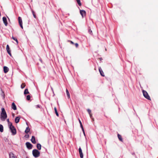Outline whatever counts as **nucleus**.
Returning a JSON list of instances; mask_svg holds the SVG:
<instances>
[{"label": "nucleus", "mask_w": 158, "mask_h": 158, "mask_svg": "<svg viewBox=\"0 0 158 158\" xmlns=\"http://www.w3.org/2000/svg\"><path fill=\"white\" fill-rule=\"evenodd\" d=\"M7 117L6 111L4 108H2V112L1 114V119L2 121H4Z\"/></svg>", "instance_id": "1"}, {"label": "nucleus", "mask_w": 158, "mask_h": 158, "mask_svg": "<svg viewBox=\"0 0 158 158\" xmlns=\"http://www.w3.org/2000/svg\"><path fill=\"white\" fill-rule=\"evenodd\" d=\"M32 154L34 156L37 157L40 155V152L37 149H34L32 151Z\"/></svg>", "instance_id": "2"}, {"label": "nucleus", "mask_w": 158, "mask_h": 158, "mask_svg": "<svg viewBox=\"0 0 158 158\" xmlns=\"http://www.w3.org/2000/svg\"><path fill=\"white\" fill-rule=\"evenodd\" d=\"M142 92L144 97L147 99L151 100L150 97L147 91L144 90H143Z\"/></svg>", "instance_id": "3"}, {"label": "nucleus", "mask_w": 158, "mask_h": 158, "mask_svg": "<svg viewBox=\"0 0 158 158\" xmlns=\"http://www.w3.org/2000/svg\"><path fill=\"white\" fill-rule=\"evenodd\" d=\"M9 128L13 135H14L16 134V129L14 126L10 127Z\"/></svg>", "instance_id": "4"}, {"label": "nucleus", "mask_w": 158, "mask_h": 158, "mask_svg": "<svg viewBox=\"0 0 158 158\" xmlns=\"http://www.w3.org/2000/svg\"><path fill=\"white\" fill-rule=\"evenodd\" d=\"M26 145L27 148L29 149H32V145L29 142H27L26 143Z\"/></svg>", "instance_id": "5"}, {"label": "nucleus", "mask_w": 158, "mask_h": 158, "mask_svg": "<svg viewBox=\"0 0 158 158\" xmlns=\"http://www.w3.org/2000/svg\"><path fill=\"white\" fill-rule=\"evenodd\" d=\"M18 21L19 24L22 29H23V22L22 20L20 17H19L18 18Z\"/></svg>", "instance_id": "6"}, {"label": "nucleus", "mask_w": 158, "mask_h": 158, "mask_svg": "<svg viewBox=\"0 0 158 158\" xmlns=\"http://www.w3.org/2000/svg\"><path fill=\"white\" fill-rule=\"evenodd\" d=\"M3 22L6 26L7 25L8 23L6 18L5 17H3L2 18Z\"/></svg>", "instance_id": "7"}, {"label": "nucleus", "mask_w": 158, "mask_h": 158, "mask_svg": "<svg viewBox=\"0 0 158 158\" xmlns=\"http://www.w3.org/2000/svg\"><path fill=\"white\" fill-rule=\"evenodd\" d=\"M80 13L82 17H84L85 15L86 12L85 10H80Z\"/></svg>", "instance_id": "8"}, {"label": "nucleus", "mask_w": 158, "mask_h": 158, "mask_svg": "<svg viewBox=\"0 0 158 158\" xmlns=\"http://www.w3.org/2000/svg\"><path fill=\"white\" fill-rule=\"evenodd\" d=\"M79 153L80 157L81 158H83V153L82 152V150L80 147L79 149Z\"/></svg>", "instance_id": "9"}, {"label": "nucleus", "mask_w": 158, "mask_h": 158, "mask_svg": "<svg viewBox=\"0 0 158 158\" xmlns=\"http://www.w3.org/2000/svg\"><path fill=\"white\" fill-rule=\"evenodd\" d=\"M99 71L102 77H104L105 76L104 73L103 72L102 70V69L100 67L99 68Z\"/></svg>", "instance_id": "10"}, {"label": "nucleus", "mask_w": 158, "mask_h": 158, "mask_svg": "<svg viewBox=\"0 0 158 158\" xmlns=\"http://www.w3.org/2000/svg\"><path fill=\"white\" fill-rule=\"evenodd\" d=\"M6 49L7 51V53L9 54L11 56V53L10 52V48L8 45H7L6 47Z\"/></svg>", "instance_id": "11"}, {"label": "nucleus", "mask_w": 158, "mask_h": 158, "mask_svg": "<svg viewBox=\"0 0 158 158\" xmlns=\"http://www.w3.org/2000/svg\"><path fill=\"white\" fill-rule=\"evenodd\" d=\"M31 142L34 144H35L36 143V142L35 141V136H32L31 137Z\"/></svg>", "instance_id": "12"}, {"label": "nucleus", "mask_w": 158, "mask_h": 158, "mask_svg": "<svg viewBox=\"0 0 158 158\" xmlns=\"http://www.w3.org/2000/svg\"><path fill=\"white\" fill-rule=\"evenodd\" d=\"M3 70L4 73H6L8 72L9 69L7 67L4 66L3 67Z\"/></svg>", "instance_id": "13"}, {"label": "nucleus", "mask_w": 158, "mask_h": 158, "mask_svg": "<svg viewBox=\"0 0 158 158\" xmlns=\"http://www.w3.org/2000/svg\"><path fill=\"white\" fill-rule=\"evenodd\" d=\"M11 108L14 110H16L17 109L16 106L14 102L12 104Z\"/></svg>", "instance_id": "14"}, {"label": "nucleus", "mask_w": 158, "mask_h": 158, "mask_svg": "<svg viewBox=\"0 0 158 158\" xmlns=\"http://www.w3.org/2000/svg\"><path fill=\"white\" fill-rule=\"evenodd\" d=\"M10 158H17V157L15 156L12 152H10L9 153Z\"/></svg>", "instance_id": "15"}, {"label": "nucleus", "mask_w": 158, "mask_h": 158, "mask_svg": "<svg viewBox=\"0 0 158 158\" xmlns=\"http://www.w3.org/2000/svg\"><path fill=\"white\" fill-rule=\"evenodd\" d=\"M118 137L119 140H120L121 142H123V139L121 135L118 134Z\"/></svg>", "instance_id": "16"}, {"label": "nucleus", "mask_w": 158, "mask_h": 158, "mask_svg": "<svg viewBox=\"0 0 158 158\" xmlns=\"http://www.w3.org/2000/svg\"><path fill=\"white\" fill-rule=\"evenodd\" d=\"M20 120V118L19 117H16L15 119V121L16 123H18L19 122Z\"/></svg>", "instance_id": "17"}, {"label": "nucleus", "mask_w": 158, "mask_h": 158, "mask_svg": "<svg viewBox=\"0 0 158 158\" xmlns=\"http://www.w3.org/2000/svg\"><path fill=\"white\" fill-rule=\"evenodd\" d=\"M37 148L38 150H40L41 149V144L39 143H37Z\"/></svg>", "instance_id": "18"}, {"label": "nucleus", "mask_w": 158, "mask_h": 158, "mask_svg": "<svg viewBox=\"0 0 158 158\" xmlns=\"http://www.w3.org/2000/svg\"><path fill=\"white\" fill-rule=\"evenodd\" d=\"M30 131V129L29 127H27L26 128L25 132L26 133H28V132H29Z\"/></svg>", "instance_id": "19"}, {"label": "nucleus", "mask_w": 158, "mask_h": 158, "mask_svg": "<svg viewBox=\"0 0 158 158\" xmlns=\"http://www.w3.org/2000/svg\"><path fill=\"white\" fill-rule=\"evenodd\" d=\"M0 131L1 132L3 131V126L1 124H0Z\"/></svg>", "instance_id": "20"}, {"label": "nucleus", "mask_w": 158, "mask_h": 158, "mask_svg": "<svg viewBox=\"0 0 158 158\" xmlns=\"http://www.w3.org/2000/svg\"><path fill=\"white\" fill-rule=\"evenodd\" d=\"M29 93L28 91V90L27 89H25L24 92V94H29Z\"/></svg>", "instance_id": "21"}, {"label": "nucleus", "mask_w": 158, "mask_h": 158, "mask_svg": "<svg viewBox=\"0 0 158 158\" xmlns=\"http://www.w3.org/2000/svg\"><path fill=\"white\" fill-rule=\"evenodd\" d=\"M54 110L56 115L58 117L59 116V114L57 111V109L56 107H55L54 108Z\"/></svg>", "instance_id": "22"}, {"label": "nucleus", "mask_w": 158, "mask_h": 158, "mask_svg": "<svg viewBox=\"0 0 158 158\" xmlns=\"http://www.w3.org/2000/svg\"><path fill=\"white\" fill-rule=\"evenodd\" d=\"M66 94H67V95L68 97V98H70V94H69V92L68 90L66 89Z\"/></svg>", "instance_id": "23"}, {"label": "nucleus", "mask_w": 158, "mask_h": 158, "mask_svg": "<svg viewBox=\"0 0 158 158\" xmlns=\"http://www.w3.org/2000/svg\"><path fill=\"white\" fill-rule=\"evenodd\" d=\"M25 86H26L25 84L24 83H23L21 84V88L23 89L25 87Z\"/></svg>", "instance_id": "24"}, {"label": "nucleus", "mask_w": 158, "mask_h": 158, "mask_svg": "<svg viewBox=\"0 0 158 158\" xmlns=\"http://www.w3.org/2000/svg\"><path fill=\"white\" fill-rule=\"evenodd\" d=\"M12 38L13 40H15L16 41L17 44H18V41L16 38H15L13 36L12 37Z\"/></svg>", "instance_id": "25"}, {"label": "nucleus", "mask_w": 158, "mask_h": 158, "mask_svg": "<svg viewBox=\"0 0 158 158\" xmlns=\"http://www.w3.org/2000/svg\"><path fill=\"white\" fill-rule=\"evenodd\" d=\"M79 6H81V1L80 0H76Z\"/></svg>", "instance_id": "26"}, {"label": "nucleus", "mask_w": 158, "mask_h": 158, "mask_svg": "<svg viewBox=\"0 0 158 158\" xmlns=\"http://www.w3.org/2000/svg\"><path fill=\"white\" fill-rule=\"evenodd\" d=\"M30 95H28L27 96V99L28 100H29L30 99Z\"/></svg>", "instance_id": "27"}, {"label": "nucleus", "mask_w": 158, "mask_h": 158, "mask_svg": "<svg viewBox=\"0 0 158 158\" xmlns=\"http://www.w3.org/2000/svg\"><path fill=\"white\" fill-rule=\"evenodd\" d=\"M32 14H33V15L34 16V17L35 18H36V16L35 13V12H34V11L33 10H32Z\"/></svg>", "instance_id": "28"}, {"label": "nucleus", "mask_w": 158, "mask_h": 158, "mask_svg": "<svg viewBox=\"0 0 158 158\" xmlns=\"http://www.w3.org/2000/svg\"><path fill=\"white\" fill-rule=\"evenodd\" d=\"M8 125L9 126V127H11L13 126L12 125V123L10 122L8 123Z\"/></svg>", "instance_id": "29"}, {"label": "nucleus", "mask_w": 158, "mask_h": 158, "mask_svg": "<svg viewBox=\"0 0 158 158\" xmlns=\"http://www.w3.org/2000/svg\"><path fill=\"white\" fill-rule=\"evenodd\" d=\"M88 31L90 34L91 35H93V33H92V31L91 30V29H89Z\"/></svg>", "instance_id": "30"}, {"label": "nucleus", "mask_w": 158, "mask_h": 158, "mask_svg": "<svg viewBox=\"0 0 158 158\" xmlns=\"http://www.w3.org/2000/svg\"><path fill=\"white\" fill-rule=\"evenodd\" d=\"M87 111L89 113V114H91V110L89 109H88L87 110Z\"/></svg>", "instance_id": "31"}, {"label": "nucleus", "mask_w": 158, "mask_h": 158, "mask_svg": "<svg viewBox=\"0 0 158 158\" xmlns=\"http://www.w3.org/2000/svg\"><path fill=\"white\" fill-rule=\"evenodd\" d=\"M35 106H36V108H40V107H41V106L39 105H36Z\"/></svg>", "instance_id": "32"}, {"label": "nucleus", "mask_w": 158, "mask_h": 158, "mask_svg": "<svg viewBox=\"0 0 158 158\" xmlns=\"http://www.w3.org/2000/svg\"><path fill=\"white\" fill-rule=\"evenodd\" d=\"M74 44L76 48L78 47V44L77 43H76L75 44Z\"/></svg>", "instance_id": "33"}, {"label": "nucleus", "mask_w": 158, "mask_h": 158, "mask_svg": "<svg viewBox=\"0 0 158 158\" xmlns=\"http://www.w3.org/2000/svg\"><path fill=\"white\" fill-rule=\"evenodd\" d=\"M68 41L70 42V43L72 44H74V43L73 41H71L68 40Z\"/></svg>", "instance_id": "34"}, {"label": "nucleus", "mask_w": 158, "mask_h": 158, "mask_svg": "<svg viewBox=\"0 0 158 158\" xmlns=\"http://www.w3.org/2000/svg\"><path fill=\"white\" fill-rule=\"evenodd\" d=\"M27 138H28L29 137V135H26L25 136Z\"/></svg>", "instance_id": "35"}, {"label": "nucleus", "mask_w": 158, "mask_h": 158, "mask_svg": "<svg viewBox=\"0 0 158 158\" xmlns=\"http://www.w3.org/2000/svg\"><path fill=\"white\" fill-rule=\"evenodd\" d=\"M79 123L80 124V125H81V124H82L81 121H80V120L79 119Z\"/></svg>", "instance_id": "36"}, {"label": "nucleus", "mask_w": 158, "mask_h": 158, "mask_svg": "<svg viewBox=\"0 0 158 158\" xmlns=\"http://www.w3.org/2000/svg\"><path fill=\"white\" fill-rule=\"evenodd\" d=\"M89 116H90V117L91 118H92V114H89Z\"/></svg>", "instance_id": "37"}, {"label": "nucleus", "mask_w": 158, "mask_h": 158, "mask_svg": "<svg viewBox=\"0 0 158 158\" xmlns=\"http://www.w3.org/2000/svg\"><path fill=\"white\" fill-rule=\"evenodd\" d=\"M80 126H81V129H82V128H83L82 124H81V125H80Z\"/></svg>", "instance_id": "38"}, {"label": "nucleus", "mask_w": 158, "mask_h": 158, "mask_svg": "<svg viewBox=\"0 0 158 158\" xmlns=\"http://www.w3.org/2000/svg\"><path fill=\"white\" fill-rule=\"evenodd\" d=\"M2 94H3V95H2V96H3V98H4V97H5V94H4L3 93V92H2Z\"/></svg>", "instance_id": "39"}, {"label": "nucleus", "mask_w": 158, "mask_h": 158, "mask_svg": "<svg viewBox=\"0 0 158 158\" xmlns=\"http://www.w3.org/2000/svg\"><path fill=\"white\" fill-rule=\"evenodd\" d=\"M7 122H8V123L9 122H9V119H8L7 120Z\"/></svg>", "instance_id": "40"}, {"label": "nucleus", "mask_w": 158, "mask_h": 158, "mask_svg": "<svg viewBox=\"0 0 158 158\" xmlns=\"http://www.w3.org/2000/svg\"><path fill=\"white\" fill-rule=\"evenodd\" d=\"M92 119V121H94V118H91Z\"/></svg>", "instance_id": "41"}, {"label": "nucleus", "mask_w": 158, "mask_h": 158, "mask_svg": "<svg viewBox=\"0 0 158 158\" xmlns=\"http://www.w3.org/2000/svg\"><path fill=\"white\" fill-rule=\"evenodd\" d=\"M82 131H83V132H84V128H82Z\"/></svg>", "instance_id": "42"}, {"label": "nucleus", "mask_w": 158, "mask_h": 158, "mask_svg": "<svg viewBox=\"0 0 158 158\" xmlns=\"http://www.w3.org/2000/svg\"><path fill=\"white\" fill-rule=\"evenodd\" d=\"M83 133H84V135H85V131H84V132H83Z\"/></svg>", "instance_id": "43"}]
</instances>
